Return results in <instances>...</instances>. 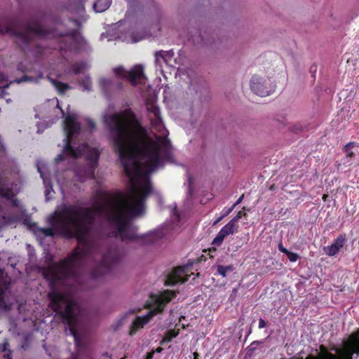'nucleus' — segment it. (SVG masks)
Instances as JSON below:
<instances>
[{"instance_id": "nucleus-1", "label": "nucleus", "mask_w": 359, "mask_h": 359, "mask_svg": "<svg viewBox=\"0 0 359 359\" xmlns=\"http://www.w3.org/2000/svg\"><path fill=\"white\" fill-rule=\"evenodd\" d=\"M147 107L151 125L157 133L153 135L142 126L130 109L103 117L129 178L128 196L99 190L93 197L91 208L61 205L48 218L49 224L91 223L95 219L111 224H128L144 214V201L152 189L149 175L163 165L169 156L170 147L168 131L163 123L159 109L153 102L148 103Z\"/></svg>"}, {"instance_id": "nucleus-2", "label": "nucleus", "mask_w": 359, "mask_h": 359, "mask_svg": "<svg viewBox=\"0 0 359 359\" xmlns=\"http://www.w3.org/2000/svg\"><path fill=\"white\" fill-rule=\"evenodd\" d=\"M64 234L67 238H76L79 246L67 258L48 269L45 276L50 279L51 290L48 296L50 300V307L60 316L63 323L69 326L70 334L74 337L76 346L81 341L77 331V310L79 306L68 294H63L54 288V285L66 279H76L77 268L83 259L90 256L95 250V243L91 236L93 226H62Z\"/></svg>"}, {"instance_id": "nucleus-3", "label": "nucleus", "mask_w": 359, "mask_h": 359, "mask_svg": "<svg viewBox=\"0 0 359 359\" xmlns=\"http://www.w3.org/2000/svg\"><path fill=\"white\" fill-rule=\"evenodd\" d=\"M79 116L74 113L68 112L64 121V131L66 135L65 143L63 151L59 154L55 161L60 162L65 161L67 158L75 159L80 156H84L88 162V167L83 170H78L76 175L81 181L94 177L95 169L97 167V161L100 153L96 147L89 146L86 144L77 146L76 141L80 140L83 136L81 129V121H79Z\"/></svg>"}, {"instance_id": "nucleus-4", "label": "nucleus", "mask_w": 359, "mask_h": 359, "mask_svg": "<svg viewBox=\"0 0 359 359\" xmlns=\"http://www.w3.org/2000/svg\"><path fill=\"white\" fill-rule=\"evenodd\" d=\"M353 354L359 355V330L343 340L340 347L333 345L328 349L321 344L315 353L309 354L305 359H353Z\"/></svg>"}, {"instance_id": "nucleus-5", "label": "nucleus", "mask_w": 359, "mask_h": 359, "mask_svg": "<svg viewBox=\"0 0 359 359\" xmlns=\"http://www.w3.org/2000/svg\"><path fill=\"white\" fill-rule=\"evenodd\" d=\"M177 295V292L172 290H164L156 298V306L154 309L149 311L143 316L136 317L131 324L129 334L133 335L136 332L144 327L149 321L156 314L163 311L165 305L174 299Z\"/></svg>"}, {"instance_id": "nucleus-6", "label": "nucleus", "mask_w": 359, "mask_h": 359, "mask_svg": "<svg viewBox=\"0 0 359 359\" xmlns=\"http://www.w3.org/2000/svg\"><path fill=\"white\" fill-rule=\"evenodd\" d=\"M0 32L15 34L19 41L22 43H28L34 38L48 39L56 38L55 32H48L40 24L36 22L26 26L22 30L18 32H15L10 26L6 27L5 30L0 29Z\"/></svg>"}, {"instance_id": "nucleus-7", "label": "nucleus", "mask_w": 359, "mask_h": 359, "mask_svg": "<svg viewBox=\"0 0 359 359\" xmlns=\"http://www.w3.org/2000/svg\"><path fill=\"white\" fill-rule=\"evenodd\" d=\"M113 227H117L116 229H113L109 232L108 237L111 238H120L121 241H134L140 240L143 244L149 245L156 243L159 239L161 238L162 236L159 233H151L146 234L144 236L139 237L133 229L134 226H112Z\"/></svg>"}, {"instance_id": "nucleus-8", "label": "nucleus", "mask_w": 359, "mask_h": 359, "mask_svg": "<svg viewBox=\"0 0 359 359\" xmlns=\"http://www.w3.org/2000/svg\"><path fill=\"white\" fill-rule=\"evenodd\" d=\"M120 260V255L114 246H111L108 251L102 255L100 264L95 268L91 273L94 279H97L110 271L111 267L118 263Z\"/></svg>"}, {"instance_id": "nucleus-9", "label": "nucleus", "mask_w": 359, "mask_h": 359, "mask_svg": "<svg viewBox=\"0 0 359 359\" xmlns=\"http://www.w3.org/2000/svg\"><path fill=\"white\" fill-rule=\"evenodd\" d=\"M250 88L255 94L264 97L274 91L276 84L270 77L255 75L250 81Z\"/></svg>"}, {"instance_id": "nucleus-10", "label": "nucleus", "mask_w": 359, "mask_h": 359, "mask_svg": "<svg viewBox=\"0 0 359 359\" xmlns=\"http://www.w3.org/2000/svg\"><path fill=\"white\" fill-rule=\"evenodd\" d=\"M56 40L59 43V48L63 57H65V55L62 52L66 53L67 50L70 52L76 51L81 48L83 42V38L78 32L60 35Z\"/></svg>"}, {"instance_id": "nucleus-11", "label": "nucleus", "mask_w": 359, "mask_h": 359, "mask_svg": "<svg viewBox=\"0 0 359 359\" xmlns=\"http://www.w3.org/2000/svg\"><path fill=\"white\" fill-rule=\"evenodd\" d=\"M114 72L118 77L127 79L133 86L145 83L146 77L141 65L134 67L130 71H126L123 67H118L114 69Z\"/></svg>"}, {"instance_id": "nucleus-12", "label": "nucleus", "mask_w": 359, "mask_h": 359, "mask_svg": "<svg viewBox=\"0 0 359 359\" xmlns=\"http://www.w3.org/2000/svg\"><path fill=\"white\" fill-rule=\"evenodd\" d=\"M188 268L185 266H179L168 275L165 284L166 285H175L177 283H183L189 280V276L187 274Z\"/></svg>"}, {"instance_id": "nucleus-13", "label": "nucleus", "mask_w": 359, "mask_h": 359, "mask_svg": "<svg viewBox=\"0 0 359 359\" xmlns=\"http://www.w3.org/2000/svg\"><path fill=\"white\" fill-rule=\"evenodd\" d=\"M38 172L40 173L41 177L43 179L44 186L46 187V196L47 200L48 194L53 191L52 184L49 180L50 172L47 168V165L43 161H38L36 163Z\"/></svg>"}, {"instance_id": "nucleus-14", "label": "nucleus", "mask_w": 359, "mask_h": 359, "mask_svg": "<svg viewBox=\"0 0 359 359\" xmlns=\"http://www.w3.org/2000/svg\"><path fill=\"white\" fill-rule=\"evenodd\" d=\"M346 241L345 236L339 235L334 242L329 246L324 247V252L330 257L336 255L340 249L344 245Z\"/></svg>"}, {"instance_id": "nucleus-15", "label": "nucleus", "mask_w": 359, "mask_h": 359, "mask_svg": "<svg viewBox=\"0 0 359 359\" xmlns=\"http://www.w3.org/2000/svg\"><path fill=\"white\" fill-rule=\"evenodd\" d=\"M17 193L16 190H14L13 187L10 188L8 186L5 185L1 180L0 179V196L1 198H4L8 201H9L13 206H18V202L14 199V196Z\"/></svg>"}, {"instance_id": "nucleus-16", "label": "nucleus", "mask_w": 359, "mask_h": 359, "mask_svg": "<svg viewBox=\"0 0 359 359\" xmlns=\"http://www.w3.org/2000/svg\"><path fill=\"white\" fill-rule=\"evenodd\" d=\"M234 227L235 226H224L214 238L212 243L215 245H220L228 235L234 232Z\"/></svg>"}, {"instance_id": "nucleus-17", "label": "nucleus", "mask_w": 359, "mask_h": 359, "mask_svg": "<svg viewBox=\"0 0 359 359\" xmlns=\"http://www.w3.org/2000/svg\"><path fill=\"white\" fill-rule=\"evenodd\" d=\"M8 276L5 274L4 269H0V306L4 304V293L8 288L9 281L7 280Z\"/></svg>"}, {"instance_id": "nucleus-18", "label": "nucleus", "mask_w": 359, "mask_h": 359, "mask_svg": "<svg viewBox=\"0 0 359 359\" xmlns=\"http://www.w3.org/2000/svg\"><path fill=\"white\" fill-rule=\"evenodd\" d=\"M129 3L132 1V0H126ZM111 0H97V1L93 5V8L97 13H102L105 11L111 5Z\"/></svg>"}, {"instance_id": "nucleus-19", "label": "nucleus", "mask_w": 359, "mask_h": 359, "mask_svg": "<svg viewBox=\"0 0 359 359\" xmlns=\"http://www.w3.org/2000/svg\"><path fill=\"white\" fill-rule=\"evenodd\" d=\"M99 85L101 90L104 93H107L109 90L113 88L112 81L109 79H107L104 77H102L100 79Z\"/></svg>"}, {"instance_id": "nucleus-20", "label": "nucleus", "mask_w": 359, "mask_h": 359, "mask_svg": "<svg viewBox=\"0 0 359 359\" xmlns=\"http://www.w3.org/2000/svg\"><path fill=\"white\" fill-rule=\"evenodd\" d=\"M243 198V195H242L238 199V201L231 207V208H224L222 213H221V216L219 217L213 223V224H217V223H219L222 219L224 217H226V215H228L232 210L233 209L235 208V206L236 205H238V203H240L242 200Z\"/></svg>"}, {"instance_id": "nucleus-21", "label": "nucleus", "mask_w": 359, "mask_h": 359, "mask_svg": "<svg viewBox=\"0 0 359 359\" xmlns=\"http://www.w3.org/2000/svg\"><path fill=\"white\" fill-rule=\"evenodd\" d=\"M217 273L218 275L222 276L223 278L227 276V273L229 272H232L234 269L233 265L223 266V265H217Z\"/></svg>"}, {"instance_id": "nucleus-22", "label": "nucleus", "mask_w": 359, "mask_h": 359, "mask_svg": "<svg viewBox=\"0 0 359 359\" xmlns=\"http://www.w3.org/2000/svg\"><path fill=\"white\" fill-rule=\"evenodd\" d=\"M89 68V65L86 62H81L76 63L72 67V72L76 74H79L81 73H83L85 70L88 69Z\"/></svg>"}, {"instance_id": "nucleus-23", "label": "nucleus", "mask_w": 359, "mask_h": 359, "mask_svg": "<svg viewBox=\"0 0 359 359\" xmlns=\"http://www.w3.org/2000/svg\"><path fill=\"white\" fill-rule=\"evenodd\" d=\"M48 79L51 82V83L55 87V88L58 90V92L60 93H63L67 90L70 88L69 86L66 83H61L60 81H57L56 80H54L49 77H48Z\"/></svg>"}, {"instance_id": "nucleus-24", "label": "nucleus", "mask_w": 359, "mask_h": 359, "mask_svg": "<svg viewBox=\"0 0 359 359\" xmlns=\"http://www.w3.org/2000/svg\"><path fill=\"white\" fill-rule=\"evenodd\" d=\"M246 217V213L243 211H239L237 215L227 224H236L237 223H244V219Z\"/></svg>"}, {"instance_id": "nucleus-25", "label": "nucleus", "mask_w": 359, "mask_h": 359, "mask_svg": "<svg viewBox=\"0 0 359 359\" xmlns=\"http://www.w3.org/2000/svg\"><path fill=\"white\" fill-rule=\"evenodd\" d=\"M80 85L83 86V90L90 91L92 90V81L89 76H85L81 81Z\"/></svg>"}, {"instance_id": "nucleus-26", "label": "nucleus", "mask_w": 359, "mask_h": 359, "mask_svg": "<svg viewBox=\"0 0 359 359\" xmlns=\"http://www.w3.org/2000/svg\"><path fill=\"white\" fill-rule=\"evenodd\" d=\"M163 50L156 52L155 54V62L156 65L161 67L163 63H165V56H163Z\"/></svg>"}, {"instance_id": "nucleus-27", "label": "nucleus", "mask_w": 359, "mask_h": 359, "mask_svg": "<svg viewBox=\"0 0 359 359\" xmlns=\"http://www.w3.org/2000/svg\"><path fill=\"white\" fill-rule=\"evenodd\" d=\"M8 342L7 341H4V343L0 344V351L1 352L7 351V353L4 355V357L6 359H11V351L8 350Z\"/></svg>"}, {"instance_id": "nucleus-28", "label": "nucleus", "mask_w": 359, "mask_h": 359, "mask_svg": "<svg viewBox=\"0 0 359 359\" xmlns=\"http://www.w3.org/2000/svg\"><path fill=\"white\" fill-rule=\"evenodd\" d=\"M263 344L262 341H254L248 347V353L250 355H252L256 351L257 346Z\"/></svg>"}, {"instance_id": "nucleus-29", "label": "nucleus", "mask_w": 359, "mask_h": 359, "mask_svg": "<svg viewBox=\"0 0 359 359\" xmlns=\"http://www.w3.org/2000/svg\"><path fill=\"white\" fill-rule=\"evenodd\" d=\"M177 333L175 330H169L166 332L163 337V341L165 342H170L173 338L176 337Z\"/></svg>"}, {"instance_id": "nucleus-30", "label": "nucleus", "mask_w": 359, "mask_h": 359, "mask_svg": "<svg viewBox=\"0 0 359 359\" xmlns=\"http://www.w3.org/2000/svg\"><path fill=\"white\" fill-rule=\"evenodd\" d=\"M170 214L171 216L175 218V222H180L182 216L181 214L179 213L176 205H174L172 208H171Z\"/></svg>"}, {"instance_id": "nucleus-31", "label": "nucleus", "mask_w": 359, "mask_h": 359, "mask_svg": "<svg viewBox=\"0 0 359 359\" xmlns=\"http://www.w3.org/2000/svg\"><path fill=\"white\" fill-rule=\"evenodd\" d=\"M354 145L355 144L353 142H349L344 147V150L347 156L352 157L353 156V152L351 151V149L354 147Z\"/></svg>"}, {"instance_id": "nucleus-32", "label": "nucleus", "mask_w": 359, "mask_h": 359, "mask_svg": "<svg viewBox=\"0 0 359 359\" xmlns=\"http://www.w3.org/2000/svg\"><path fill=\"white\" fill-rule=\"evenodd\" d=\"M41 77H42L41 74H39L38 76V77H36V78H34L32 76H25L22 80H16L15 81L17 83H20L22 81H30L37 82L39 81V79H41Z\"/></svg>"}, {"instance_id": "nucleus-33", "label": "nucleus", "mask_w": 359, "mask_h": 359, "mask_svg": "<svg viewBox=\"0 0 359 359\" xmlns=\"http://www.w3.org/2000/svg\"><path fill=\"white\" fill-rule=\"evenodd\" d=\"M286 255L287 256L288 259L292 262H296L299 258V256L298 254H297L295 252H290V251H288V252H287V254H286Z\"/></svg>"}, {"instance_id": "nucleus-34", "label": "nucleus", "mask_w": 359, "mask_h": 359, "mask_svg": "<svg viewBox=\"0 0 359 359\" xmlns=\"http://www.w3.org/2000/svg\"><path fill=\"white\" fill-rule=\"evenodd\" d=\"M163 54L165 56V63H168L169 60L173 57L174 53L172 50L169 51H163Z\"/></svg>"}, {"instance_id": "nucleus-35", "label": "nucleus", "mask_w": 359, "mask_h": 359, "mask_svg": "<svg viewBox=\"0 0 359 359\" xmlns=\"http://www.w3.org/2000/svg\"><path fill=\"white\" fill-rule=\"evenodd\" d=\"M145 37V35L144 34H142L141 36H138V37H135V36H133L131 38L130 40H128V41L129 42H131V43H136L137 41H140V40L144 39Z\"/></svg>"}, {"instance_id": "nucleus-36", "label": "nucleus", "mask_w": 359, "mask_h": 359, "mask_svg": "<svg viewBox=\"0 0 359 359\" xmlns=\"http://www.w3.org/2000/svg\"><path fill=\"white\" fill-rule=\"evenodd\" d=\"M50 102H51V103H52L53 104H55V105H56V108H57V109H59V110L61 111V114H62V115H64V114H65V113H64L63 110H62V109H61V108H60V106H59V103H58V100H57V99H53V100H51V101H50Z\"/></svg>"}, {"instance_id": "nucleus-37", "label": "nucleus", "mask_w": 359, "mask_h": 359, "mask_svg": "<svg viewBox=\"0 0 359 359\" xmlns=\"http://www.w3.org/2000/svg\"><path fill=\"white\" fill-rule=\"evenodd\" d=\"M45 235L46 236H53V229L52 228H47L42 229Z\"/></svg>"}, {"instance_id": "nucleus-38", "label": "nucleus", "mask_w": 359, "mask_h": 359, "mask_svg": "<svg viewBox=\"0 0 359 359\" xmlns=\"http://www.w3.org/2000/svg\"><path fill=\"white\" fill-rule=\"evenodd\" d=\"M266 322L264 321V320L260 318L259 319V325H258V327H259V329H262V328L265 327H266Z\"/></svg>"}, {"instance_id": "nucleus-39", "label": "nucleus", "mask_w": 359, "mask_h": 359, "mask_svg": "<svg viewBox=\"0 0 359 359\" xmlns=\"http://www.w3.org/2000/svg\"><path fill=\"white\" fill-rule=\"evenodd\" d=\"M86 123L88 124V128L90 130H92V129H93L95 128V123L92 120L87 119L86 120Z\"/></svg>"}, {"instance_id": "nucleus-40", "label": "nucleus", "mask_w": 359, "mask_h": 359, "mask_svg": "<svg viewBox=\"0 0 359 359\" xmlns=\"http://www.w3.org/2000/svg\"><path fill=\"white\" fill-rule=\"evenodd\" d=\"M278 250H279L281 252H283V253H284V254H285V255H286V254H287V252H288V251H289V250H287L285 248H284V247H283V244H282V243H280V244L278 245Z\"/></svg>"}, {"instance_id": "nucleus-41", "label": "nucleus", "mask_w": 359, "mask_h": 359, "mask_svg": "<svg viewBox=\"0 0 359 359\" xmlns=\"http://www.w3.org/2000/svg\"><path fill=\"white\" fill-rule=\"evenodd\" d=\"M154 353H155L154 351H151L148 352L146 354V357H145L144 359H152L154 358Z\"/></svg>"}, {"instance_id": "nucleus-42", "label": "nucleus", "mask_w": 359, "mask_h": 359, "mask_svg": "<svg viewBox=\"0 0 359 359\" xmlns=\"http://www.w3.org/2000/svg\"><path fill=\"white\" fill-rule=\"evenodd\" d=\"M209 255L210 257H213V255H212V253L215 252L217 251L216 248L212 247L208 249Z\"/></svg>"}, {"instance_id": "nucleus-43", "label": "nucleus", "mask_w": 359, "mask_h": 359, "mask_svg": "<svg viewBox=\"0 0 359 359\" xmlns=\"http://www.w3.org/2000/svg\"><path fill=\"white\" fill-rule=\"evenodd\" d=\"M162 350H163V348H161V347H158V348L156 349V351H156V352H158V353H160V352H161V351H162Z\"/></svg>"}, {"instance_id": "nucleus-44", "label": "nucleus", "mask_w": 359, "mask_h": 359, "mask_svg": "<svg viewBox=\"0 0 359 359\" xmlns=\"http://www.w3.org/2000/svg\"><path fill=\"white\" fill-rule=\"evenodd\" d=\"M28 227L29 229H31L32 227H33L34 226H31V225H29V226H27Z\"/></svg>"}, {"instance_id": "nucleus-45", "label": "nucleus", "mask_w": 359, "mask_h": 359, "mask_svg": "<svg viewBox=\"0 0 359 359\" xmlns=\"http://www.w3.org/2000/svg\"><path fill=\"white\" fill-rule=\"evenodd\" d=\"M290 359H303V358L301 357V358H290Z\"/></svg>"}, {"instance_id": "nucleus-46", "label": "nucleus", "mask_w": 359, "mask_h": 359, "mask_svg": "<svg viewBox=\"0 0 359 359\" xmlns=\"http://www.w3.org/2000/svg\"><path fill=\"white\" fill-rule=\"evenodd\" d=\"M325 198H326V196H325V195H323V198L324 200H325Z\"/></svg>"}, {"instance_id": "nucleus-47", "label": "nucleus", "mask_w": 359, "mask_h": 359, "mask_svg": "<svg viewBox=\"0 0 359 359\" xmlns=\"http://www.w3.org/2000/svg\"><path fill=\"white\" fill-rule=\"evenodd\" d=\"M20 69L22 71H25V70H26L25 69H22L21 67H20Z\"/></svg>"}, {"instance_id": "nucleus-48", "label": "nucleus", "mask_w": 359, "mask_h": 359, "mask_svg": "<svg viewBox=\"0 0 359 359\" xmlns=\"http://www.w3.org/2000/svg\"><path fill=\"white\" fill-rule=\"evenodd\" d=\"M2 86H3V87H8V85H3V84H2Z\"/></svg>"}, {"instance_id": "nucleus-49", "label": "nucleus", "mask_w": 359, "mask_h": 359, "mask_svg": "<svg viewBox=\"0 0 359 359\" xmlns=\"http://www.w3.org/2000/svg\"><path fill=\"white\" fill-rule=\"evenodd\" d=\"M0 76H1V77H3V76H2V75H0Z\"/></svg>"}, {"instance_id": "nucleus-50", "label": "nucleus", "mask_w": 359, "mask_h": 359, "mask_svg": "<svg viewBox=\"0 0 359 359\" xmlns=\"http://www.w3.org/2000/svg\"><path fill=\"white\" fill-rule=\"evenodd\" d=\"M121 359H124V358H121Z\"/></svg>"}]
</instances>
